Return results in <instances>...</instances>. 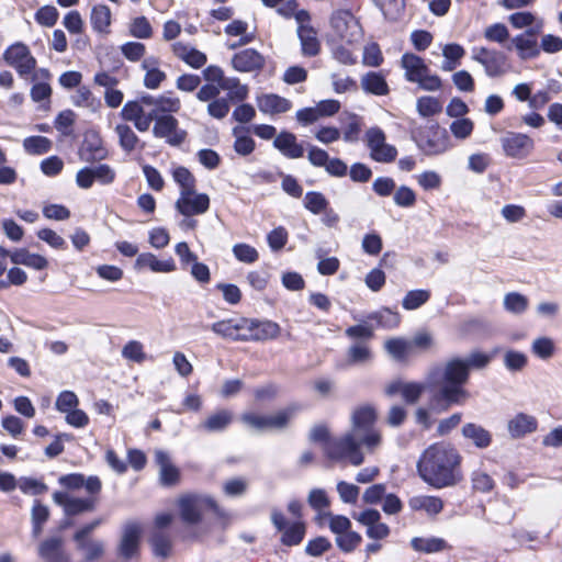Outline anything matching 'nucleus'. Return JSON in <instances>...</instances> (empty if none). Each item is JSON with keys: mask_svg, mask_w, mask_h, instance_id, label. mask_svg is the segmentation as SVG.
Here are the masks:
<instances>
[{"mask_svg": "<svg viewBox=\"0 0 562 562\" xmlns=\"http://www.w3.org/2000/svg\"><path fill=\"white\" fill-rule=\"evenodd\" d=\"M470 380L469 370L461 357H452L442 363L431 366L427 371L430 409L440 414L452 406H462L471 397L465 389Z\"/></svg>", "mask_w": 562, "mask_h": 562, "instance_id": "obj_1", "label": "nucleus"}, {"mask_svg": "<svg viewBox=\"0 0 562 562\" xmlns=\"http://www.w3.org/2000/svg\"><path fill=\"white\" fill-rule=\"evenodd\" d=\"M376 414L373 407L362 406L352 414V428L349 432L326 447V456L331 460L347 459L352 465L363 463L361 446L372 450L381 442V435L374 424Z\"/></svg>", "mask_w": 562, "mask_h": 562, "instance_id": "obj_2", "label": "nucleus"}, {"mask_svg": "<svg viewBox=\"0 0 562 562\" xmlns=\"http://www.w3.org/2000/svg\"><path fill=\"white\" fill-rule=\"evenodd\" d=\"M461 456L448 443L428 447L417 462V471L424 482L435 488L454 486L463 479Z\"/></svg>", "mask_w": 562, "mask_h": 562, "instance_id": "obj_3", "label": "nucleus"}, {"mask_svg": "<svg viewBox=\"0 0 562 562\" xmlns=\"http://www.w3.org/2000/svg\"><path fill=\"white\" fill-rule=\"evenodd\" d=\"M211 329L218 336L235 341H260L276 338L280 326L272 321L233 317L212 324Z\"/></svg>", "mask_w": 562, "mask_h": 562, "instance_id": "obj_4", "label": "nucleus"}, {"mask_svg": "<svg viewBox=\"0 0 562 562\" xmlns=\"http://www.w3.org/2000/svg\"><path fill=\"white\" fill-rule=\"evenodd\" d=\"M411 137L426 156L441 155L449 148V134L438 122H432L425 128L418 127L412 132Z\"/></svg>", "mask_w": 562, "mask_h": 562, "instance_id": "obj_5", "label": "nucleus"}, {"mask_svg": "<svg viewBox=\"0 0 562 562\" xmlns=\"http://www.w3.org/2000/svg\"><path fill=\"white\" fill-rule=\"evenodd\" d=\"M329 23L338 38L347 45L359 43L363 37L361 23L350 9L335 10Z\"/></svg>", "mask_w": 562, "mask_h": 562, "instance_id": "obj_6", "label": "nucleus"}, {"mask_svg": "<svg viewBox=\"0 0 562 562\" xmlns=\"http://www.w3.org/2000/svg\"><path fill=\"white\" fill-rule=\"evenodd\" d=\"M178 505L180 517L187 525L199 524L202 520V509L204 507H209L220 517L225 516V512L209 496L196 494L184 495L179 498Z\"/></svg>", "mask_w": 562, "mask_h": 562, "instance_id": "obj_7", "label": "nucleus"}, {"mask_svg": "<svg viewBox=\"0 0 562 562\" xmlns=\"http://www.w3.org/2000/svg\"><path fill=\"white\" fill-rule=\"evenodd\" d=\"M270 518L274 528L282 533L280 541L283 546L294 547L303 541L306 532L305 522L299 520L290 524L284 514L277 508L271 510Z\"/></svg>", "mask_w": 562, "mask_h": 562, "instance_id": "obj_8", "label": "nucleus"}, {"mask_svg": "<svg viewBox=\"0 0 562 562\" xmlns=\"http://www.w3.org/2000/svg\"><path fill=\"white\" fill-rule=\"evenodd\" d=\"M78 157L81 161L93 164L109 157V150L104 146L100 132L90 127L85 131L83 139L78 148Z\"/></svg>", "mask_w": 562, "mask_h": 562, "instance_id": "obj_9", "label": "nucleus"}, {"mask_svg": "<svg viewBox=\"0 0 562 562\" xmlns=\"http://www.w3.org/2000/svg\"><path fill=\"white\" fill-rule=\"evenodd\" d=\"M211 200L207 193L194 190H181L175 203V210L182 216L202 215L210 210Z\"/></svg>", "mask_w": 562, "mask_h": 562, "instance_id": "obj_10", "label": "nucleus"}, {"mask_svg": "<svg viewBox=\"0 0 562 562\" xmlns=\"http://www.w3.org/2000/svg\"><path fill=\"white\" fill-rule=\"evenodd\" d=\"M501 144L505 156L514 159H525L535 149L533 138L519 132H507Z\"/></svg>", "mask_w": 562, "mask_h": 562, "instance_id": "obj_11", "label": "nucleus"}, {"mask_svg": "<svg viewBox=\"0 0 562 562\" xmlns=\"http://www.w3.org/2000/svg\"><path fill=\"white\" fill-rule=\"evenodd\" d=\"M472 59L484 67V71L490 78H497L506 72L507 56L504 52L480 47L479 54H473Z\"/></svg>", "mask_w": 562, "mask_h": 562, "instance_id": "obj_12", "label": "nucleus"}, {"mask_svg": "<svg viewBox=\"0 0 562 562\" xmlns=\"http://www.w3.org/2000/svg\"><path fill=\"white\" fill-rule=\"evenodd\" d=\"M142 531V526L136 521H127L123 526L122 537L117 548L120 557L130 560L138 554Z\"/></svg>", "mask_w": 562, "mask_h": 562, "instance_id": "obj_13", "label": "nucleus"}, {"mask_svg": "<svg viewBox=\"0 0 562 562\" xmlns=\"http://www.w3.org/2000/svg\"><path fill=\"white\" fill-rule=\"evenodd\" d=\"M231 65L238 72L261 71L266 65V58L256 48L248 47L236 52L232 56Z\"/></svg>", "mask_w": 562, "mask_h": 562, "instance_id": "obj_14", "label": "nucleus"}, {"mask_svg": "<svg viewBox=\"0 0 562 562\" xmlns=\"http://www.w3.org/2000/svg\"><path fill=\"white\" fill-rule=\"evenodd\" d=\"M305 144V140H297L296 135L289 130H281L272 140L273 148L289 159L303 157Z\"/></svg>", "mask_w": 562, "mask_h": 562, "instance_id": "obj_15", "label": "nucleus"}, {"mask_svg": "<svg viewBox=\"0 0 562 562\" xmlns=\"http://www.w3.org/2000/svg\"><path fill=\"white\" fill-rule=\"evenodd\" d=\"M37 554L44 562H71L64 550V540L59 536L43 540L37 547Z\"/></svg>", "mask_w": 562, "mask_h": 562, "instance_id": "obj_16", "label": "nucleus"}, {"mask_svg": "<svg viewBox=\"0 0 562 562\" xmlns=\"http://www.w3.org/2000/svg\"><path fill=\"white\" fill-rule=\"evenodd\" d=\"M135 270L148 269L151 272L168 273L177 269L176 262L172 257L167 259H159L153 252L138 254L134 262Z\"/></svg>", "mask_w": 562, "mask_h": 562, "instance_id": "obj_17", "label": "nucleus"}, {"mask_svg": "<svg viewBox=\"0 0 562 562\" xmlns=\"http://www.w3.org/2000/svg\"><path fill=\"white\" fill-rule=\"evenodd\" d=\"M360 83L366 94L385 97L391 92L383 70H369L361 77Z\"/></svg>", "mask_w": 562, "mask_h": 562, "instance_id": "obj_18", "label": "nucleus"}, {"mask_svg": "<svg viewBox=\"0 0 562 562\" xmlns=\"http://www.w3.org/2000/svg\"><path fill=\"white\" fill-rule=\"evenodd\" d=\"M401 67L405 70V80L413 83L422 79L429 70V66L426 64L425 59L412 52H406L402 55Z\"/></svg>", "mask_w": 562, "mask_h": 562, "instance_id": "obj_19", "label": "nucleus"}, {"mask_svg": "<svg viewBox=\"0 0 562 562\" xmlns=\"http://www.w3.org/2000/svg\"><path fill=\"white\" fill-rule=\"evenodd\" d=\"M155 462L159 467V482L162 486H175L179 483L180 471L171 463L169 454L164 450L155 452Z\"/></svg>", "mask_w": 562, "mask_h": 562, "instance_id": "obj_20", "label": "nucleus"}, {"mask_svg": "<svg viewBox=\"0 0 562 562\" xmlns=\"http://www.w3.org/2000/svg\"><path fill=\"white\" fill-rule=\"evenodd\" d=\"M512 48L516 49L521 60L533 59L540 55L538 38L526 36L524 33L514 36L510 44L506 45V49L510 50Z\"/></svg>", "mask_w": 562, "mask_h": 562, "instance_id": "obj_21", "label": "nucleus"}, {"mask_svg": "<svg viewBox=\"0 0 562 562\" xmlns=\"http://www.w3.org/2000/svg\"><path fill=\"white\" fill-rule=\"evenodd\" d=\"M296 33L301 44V53L304 57H315L321 53V42L313 25L297 26Z\"/></svg>", "mask_w": 562, "mask_h": 562, "instance_id": "obj_22", "label": "nucleus"}, {"mask_svg": "<svg viewBox=\"0 0 562 562\" xmlns=\"http://www.w3.org/2000/svg\"><path fill=\"white\" fill-rule=\"evenodd\" d=\"M257 105L265 114H281L291 110L292 102L277 93H263L257 97Z\"/></svg>", "mask_w": 562, "mask_h": 562, "instance_id": "obj_23", "label": "nucleus"}, {"mask_svg": "<svg viewBox=\"0 0 562 562\" xmlns=\"http://www.w3.org/2000/svg\"><path fill=\"white\" fill-rule=\"evenodd\" d=\"M232 135L235 138L233 148L237 155L247 157L255 151L256 140L250 135V127L236 125L232 130Z\"/></svg>", "mask_w": 562, "mask_h": 562, "instance_id": "obj_24", "label": "nucleus"}, {"mask_svg": "<svg viewBox=\"0 0 562 562\" xmlns=\"http://www.w3.org/2000/svg\"><path fill=\"white\" fill-rule=\"evenodd\" d=\"M461 432L479 449H486L492 443V434L479 424L467 423L462 426Z\"/></svg>", "mask_w": 562, "mask_h": 562, "instance_id": "obj_25", "label": "nucleus"}, {"mask_svg": "<svg viewBox=\"0 0 562 562\" xmlns=\"http://www.w3.org/2000/svg\"><path fill=\"white\" fill-rule=\"evenodd\" d=\"M538 422L536 417L519 413L508 422L507 428L513 438H520L537 429Z\"/></svg>", "mask_w": 562, "mask_h": 562, "instance_id": "obj_26", "label": "nucleus"}, {"mask_svg": "<svg viewBox=\"0 0 562 562\" xmlns=\"http://www.w3.org/2000/svg\"><path fill=\"white\" fill-rule=\"evenodd\" d=\"M234 414L232 411L220 409L201 423L199 428L206 432H222L232 424Z\"/></svg>", "mask_w": 562, "mask_h": 562, "instance_id": "obj_27", "label": "nucleus"}, {"mask_svg": "<svg viewBox=\"0 0 562 562\" xmlns=\"http://www.w3.org/2000/svg\"><path fill=\"white\" fill-rule=\"evenodd\" d=\"M112 21L111 9L104 4H94L90 13V23L94 32L100 34H109Z\"/></svg>", "mask_w": 562, "mask_h": 562, "instance_id": "obj_28", "label": "nucleus"}, {"mask_svg": "<svg viewBox=\"0 0 562 562\" xmlns=\"http://www.w3.org/2000/svg\"><path fill=\"white\" fill-rule=\"evenodd\" d=\"M465 48L456 42H450L443 45L442 47V56L443 61L441 64V69L443 71H452L457 69L465 56Z\"/></svg>", "mask_w": 562, "mask_h": 562, "instance_id": "obj_29", "label": "nucleus"}, {"mask_svg": "<svg viewBox=\"0 0 562 562\" xmlns=\"http://www.w3.org/2000/svg\"><path fill=\"white\" fill-rule=\"evenodd\" d=\"M381 11L384 19L390 22H396L405 12V0H371Z\"/></svg>", "mask_w": 562, "mask_h": 562, "instance_id": "obj_30", "label": "nucleus"}, {"mask_svg": "<svg viewBox=\"0 0 562 562\" xmlns=\"http://www.w3.org/2000/svg\"><path fill=\"white\" fill-rule=\"evenodd\" d=\"M149 544L156 557L162 559L170 557L172 551V540L169 533L162 530H155L149 538Z\"/></svg>", "mask_w": 562, "mask_h": 562, "instance_id": "obj_31", "label": "nucleus"}, {"mask_svg": "<svg viewBox=\"0 0 562 562\" xmlns=\"http://www.w3.org/2000/svg\"><path fill=\"white\" fill-rule=\"evenodd\" d=\"M75 542L77 550L83 554V562H94L104 554V543L101 540L90 538Z\"/></svg>", "mask_w": 562, "mask_h": 562, "instance_id": "obj_32", "label": "nucleus"}, {"mask_svg": "<svg viewBox=\"0 0 562 562\" xmlns=\"http://www.w3.org/2000/svg\"><path fill=\"white\" fill-rule=\"evenodd\" d=\"M408 505L413 510H425L429 515H437L443 508V502L436 496H414Z\"/></svg>", "mask_w": 562, "mask_h": 562, "instance_id": "obj_33", "label": "nucleus"}, {"mask_svg": "<svg viewBox=\"0 0 562 562\" xmlns=\"http://www.w3.org/2000/svg\"><path fill=\"white\" fill-rule=\"evenodd\" d=\"M24 150L34 156H41L47 154L53 148V142L42 135H31L23 139Z\"/></svg>", "mask_w": 562, "mask_h": 562, "instance_id": "obj_34", "label": "nucleus"}, {"mask_svg": "<svg viewBox=\"0 0 562 562\" xmlns=\"http://www.w3.org/2000/svg\"><path fill=\"white\" fill-rule=\"evenodd\" d=\"M498 348H495L490 353L482 352L479 350L471 351L467 357L462 358L463 363H465L469 373L471 374V370H483L485 369L491 361L494 359L496 353L498 352Z\"/></svg>", "mask_w": 562, "mask_h": 562, "instance_id": "obj_35", "label": "nucleus"}, {"mask_svg": "<svg viewBox=\"0 0 562 562\" xmlns=\"http://www.w3.org/2000/svg\"><path fill=\"white\" fill-rule=\"evenodd\" d=\"M31 49L25 43L15 42L4 49L2 58L7 65L14 68L19 61H22L26 57H31Z\"/></svg>", "mask_w": 562, "mask_h": 562, "instance_id": "obj_36", "label": "nucleus"}, {"mask_svg": "<svg viewBox=\"0 0 562 562\" xmlns=\"http://www.w3.org/2000/svg\"><path fill=\"white\" fill-rule=\"evenodd\" d=\"M304 207L314 215H319L329 207V201L319 191H307L303 200Z\"/></svg>", "mask_w": 562, "mask_h": 562, "instance_id": "obj_37", "label": "nucleus"}, {"mask_svg": "<svg viewBox=\"0 0 562 562\" xmlns=\"http://www.w3.org/2000/svg\"><path fill=\"white\" fill-rule=\"evenodd\" d=\"M416 111L422 117H432L442 111V103L432 95H422L417 99Z\"/></svg>", "mask_w": 562, "mask_h": 562, "instance_id": "obj_38", "label": "nucleus"}, {"mask_svg": "<svg viewBox=\"0 0 562 562\" xmlns=\"http://www.w3.org/2000/svg\"><path fill=\"white\" fill-rule=\"evenodd\" d=\"M411 546L415 551L424 553H435L445 550L447 548V542L441 538L415 537L412 539Z\"/></svg>", "mask_w": 562, "mask_h": 562, "instance_id": "obj_39", "label": "nucleus"}, {"mask_svg": "<svg viewBox=\"0 0 562 562\" xmlns=\"http://www.w3.org/2000/svg\"><path fill=\"white\" fill-rule=\"evenodd\" d=\"M385 350L396 361L405 360L412 352V344L403 338H392L385 341Z\"/></svg>", "mask_w": 562, "mask_h": 562, "instance_id": "obj_40", "label": "nucleus"}, {"mask_svg": "<svg viewBox=\"0 0 562 562\" xmlns=\"http://www.w3.org/2000/svg\"><path fill=\"white\" fill-rule=\"evenodd\" d=\"M115 132L119 136V145L124 151H133L139 143L138 136L134 133L132 127L125 123L117 124Z\"/></svg>", "mask_w": 562, "mask_h": 562, "instance_id": "obj_41", "label": "nucleus"}, {"mask_svg": "<svg viewBox=\"0 0 562 562\" xmlns=\"http://www.w3.org/2000/svg\"><path fill=\"white\" fill-rule=\"evenodd\" d=\"M77 114L71 109L60 111L55 120L54 127L65 137H69L74 134V125L76 122Z\"/></svg>", "mask_w": 562, "mask_h": 562, "instance_id": "obj_42", "label": "nucleus"}, {"mask_svg": "<svg viewBox=\"0 0 562 562\" xmlns=\"http://www.w3.org/2000/svg\"><path fill=\"white\" fill-rule=\"evenodd\" d=\"M348 119V124L344 128L342 138L346 143H356L362 130V117L355 113L346 111L344 113Z\"/></svg>", "mask_w": 562, "mask_h": 562, "instance_id": "obj_43", "label": "nucleus"}, {"mask_svg": "<svg viewBox=\"0 0 562 562\" xmlns=\"http://www.w3.org/2000/svg\"><path fill=\"white\" fill-rule=\"evenodd\" d=\"M52 92V87L47 81H37L33 83L30 95L34 102H43L41 109L47 111L50 109Z\"/></svg>", "mask_w": 562, "mask_h": 562, "instance_id": "obj_44", "label": "nucleus"}, {"mask_svg": "<svg viewBox=\"0 0 562 562\" xmlns=\"http://www.w3.org/2000/svg\"><path fill=\"white\" fill-rule=\"evenodd\" d=\"M128 33L135 38L148 40L153 36L154 30L145 15H138L131 21Z\"/></svg>", "mask_w": 562, "mask_h": 562, "instance_id": "obj_45", "label": "nucleus"}, {"mask_svg": "<svg viewBox=\"0 0 562 562\" xmlns=\"http://www.w3.org/2000/svg\"><path fill=\"white\" fill-rule=\"evenodd\" d=\"M393 201L398 207L411 209L417 202V194L411 187L401 184L393 192Z\"/></svg>", "mask_w": 562, "mask_h": 562, "instance_id": "obj_46", "label": "nucleus"}, {"mask_svg": "<svg viewBox=\"0 0 562 562\" xmlns=\"http://www.w3.org/2000/svg\"><path fill=\"white\" fill-rule=\"evenodd\" d=\"M429 390L427 378L425 382H405L403 386L402 397L406 404H416L423 393Z\"/></svg>", "mask_w": 562, "mask_h": 562, "instance_id": "obj_47", "label": "nucleus"}, {"mask_svg": "<svg viewBox=\"0 0 562 562\" xmlns=\"http://www.w3.org/2000/svg\"><path fill=\"white\" fill-rule=\"evenodd\" d=\"M95 499L93 497L88 498H79L71 497L68 502L67 509L65 515L67 516H77L83 513H90L95 509Z\"/></svg>", "mask_w": 562, "mask_h": 562, "instance_id": "obj_48", "label": "nucleus"}, {"mask_svg": "<svg viewBox=\"0 0 562 562\" xmlns=\"http://www.w3.org/2000/svg\"><path fill=\"white\" fill-rule=\"evenodd\" d=\"M371 359V350L363 341H356L348 348L347 360L350 364H360Z\"/></svg>", "mask_w": 562, "mask_h": 562, "instance_id": "obj_49", "label": "nucleus"}, {"mask_svg": "<svg viewBox=\"0 0 562 562\" xmlns=\"http://www.w3.org/2000/svg\"><path fill=\"white\" fill-rule=\"evenodd\" d=\"M460 331L465 336H484L491 331V325L482 318H471L460 325Z\"/></svg>", "mask_w": 562, "mask_h": 562, "instance_id": "obj_50", "label": "nucleus"}, {"mask_svg": "<svg viewBox=\"0 0 562 562\" xmlns=\"http://www.w3.org/2000/svg\"><path fill=\"white\" fill-rule=\"evenodd\" d=\"M179 126V121L176 116L165 113L161 120H157L154 124L153 134L157 138H166L170 133L176 131Z\"/></svg>", "mask_w": 562, "mask_h": 562, "instance_id": "obj_51", "label": "nucleus"}, {"mask_svg": "<svg viewBox=\"0 0 562 562\" xmlns=\"http://www.w3.org/2000/svg\"><path fill=\"white\" fill-rule=\"evenodd\" d=\"M59 19V11L52 4L41 7L34 14L37 24L44 27H53Z\"/></svg>", "mask_w": 562, "mask_h": 562, "instance_id": "obj_52", "label": "nucleus"}, {"mask_svg": "<svg viewBox=\"0 0 562 562\" xmlns=\"http://www.w3.org/2000/svg\"><path fill=\"white\" fill-rule=\"evenodd\" d=\"M171 173L173 181L180 187V191L194 190L196 180L193 173L187 167L177 166L172 168Z\"/></svg>", "mask_w": 562, "mask_h": 562, "instance_id": "obj_53", "label": "nucleus"}, {"mask_svg": "<svg viewBox=\"0 0 562 562\" xmlns=\"http://www.w3.org/2000/svg\"><path fill=\"white\" fill-rule=\"evenodd\" d=\"M384 61V57L380 45L376 42L367 44L363 48L362 64L369 67H380Z\"/></svg>", "mask_w": 562, "mask_h": 562, "instance_id": "obj_54", "label": "nucleus"}, {"mask_svg": "<svg viewBox=\"0 0 562 562\" xmlns=\"http://www.w3.org/2000/svg\"><path fill=\"white\" fill-rule=\"evenodd\" d=\"M474 130V122L467 116L454 119L450 124V131L457 139H467Z\"/></svg>", "mask_w": 562, "mask_h": 562, "instance_id": "obj_55", "label": "nucleus"}, {"mask_svg": "<svg viewBox=\"0 0 562 562\" xmlns=\"http://www.w3.org/2000/svg\"><path fill=\"white\" fill-rule=\"evenodd\" d=\"M348 175L355 183H367L372 178L373 171L369 165L356 161L348 168Z\"/></svg>", "mask_w": 562, "mask_h": 562, "instance_id": "obj_56", "label": "nucleus"}, {"mask_svg": "<svg viewBox=\"0 0 562 562\" xmlns=\"http://www.w3.org/2000/svg\"><path fill=\"white\" fill-rule=\"evenodd\" d=\"M121 54L130 61L136 63L140 60L145 53L146 46L142 42L128 41L120 46Z\"/></svg>", "mask_w": 562, "mask_h": 562, "instance_id": "obj_57", "label": "nucleus"}, {"mask_svg": "<svg viewBox=\"0 0 562 562\" xmlns=\"http://www.w3.org/2000/svg\"><path fill=\"white\" fill-rule=\"evenodd\" d=\"M277 175L282 178L281 188L288 195L295 199L302 196L303 188L293 175L284 173L281 169H278Z\"/></svg>", "mask_w": 562, "mask_h": 562, "instance_id": "obj_58", "label": "nucleus"}, {"mask_svg": "<svg viewBox=\"0 0 562 562\" xmlns=\"http://www.w3.org/2000/svg\"><path fill=\"white\" fill-rule=\"evenodd\" d=\"M362 250L369 256H378L383 248L381 235L376 231L364 234L362 238Z\"/></svg>", "mask_w": 562, "mask_h": 562, "instance_id": "obj_59", "label": "nucleus"}, {"mask_svg": "<svg viewBox=\"0 0 562 562\" xmlns=\"http://www.w3.org/2000/svg\"><path fill=\"white\" fill-rule=\"evenodd\" d=\"M234 257L244 263H254L258 260V250L249 244L237 243L233 246Z\"/></svg>", "mask_w": 562, "mask_h": 562, "instance_id": "obj_60", "label": "nucleus"}, {"mask_svg": "<svg viewBox=\"0 0 562 562\" xmlns=\"http://www.w3.org/2000/svg\"><path fill=\"white\" fill-rule=\"evenodd\" d=\"M364 142L366 146L370 150L369 155L373 156L374 150L386 142L385 132L378 125L372 126L367 130L364 134Z\"/></svg>", "mask_w": 562, "mask_h": 562, "instance_id": "obj_61", "label": "nucleus"}, {"mask_svg": "<svg viewBox=\"0 0 562 562\" xmlns=\"http://www.w3.org/2000/svg\"><path fill=\"white\" fill-rule=\"evenodd\" d=\"M308 71L302 65H292L285 69L282 76V80L284 83L289 86H294L299 83H303L307 80Z\"/></svg>", "mask_w": 562, "mask_h": 562, "instance_id": "obj_62", "label": "nucleus"}, {"mask_svg": "<svg viewBox=\"0 0 562 562\" xmlns=\"http://www.w3.org/2000/svg\"><path fill=\"white\" fill-rule=\"evenodd\" d=\"M484 37L488 42H494L503 45L509 37V31L504 23L496 22L485 29Z\"/></svg>", "mask_w": 562, "mask_h": 562, "instance_id": "obj_63", "label": "nucleus"}, {"mask_svg": "<svg viewBox=\"0 0 562 562\" xmlns=\"http://www.w3.org/2000/svg\"><path fill=\"white\" fill-rule=\"evenodd\" d=\"M371 189L378 196L387 198L396 189V182L392 177L380 176L373 180Z\"/></svg>", "mask_w": 562, "mask_h": 562, "instance_id": "obj_64", "label": "nucleus"}]
</instances>
